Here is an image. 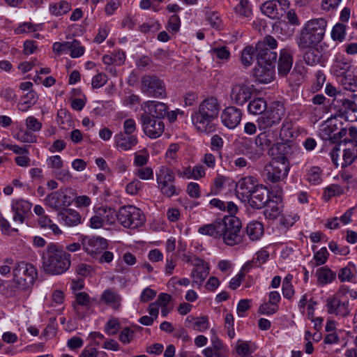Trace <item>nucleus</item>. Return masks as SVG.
<instances>
[{"mask_svg":"<svg viewBox=\"0 0 357 357\" xmlns=\"http://www.w3.org/2000/svg\"><path fill=\"white\" fill-rule=\"evenodd\" d=\"M13 279L8 284L10 290L8 289L6 292L10 297L32 287L38 278V272L31 264L20 261H16L13 266Z\"/></svg>","mask_w":357,"mask_h":357,"instance_id":"1","label":"nucleus"},{"mask_svg":"<svg viewBox=\"0 0 357 357\" xmlns=\"http://www.w3.org/2000/svg\"><path fill=\"white\" fill-rule=\"evenodd\" d=\"M42 259L44 271L53 275L65 273L70 266V255L54 243L47 245Z\"/></svg>","mask_w":357,"mask_h":357,"instance_id":"2","label":"nucleus"},{"mask_svg":"<svg viewBox=\"0 0 357 357\" xmlns=\"http://www.w3.org/2000/svg\"><path fill=\"white\" fill-rule=\"evenodd\" d=\"M327 27V21L314 18L307 21L299 31L296 43L300 50L315 47L323 39Z\"/></svg>","mask_w":357,"mask_h":357,"instance_id":"3","label":"nucleus"},{"mask_svg":"<svg viewBox=\"0 0 357 357\" xmlns=\"http://www.w3.org/2000/svg\"><path fill=\"white\" fill-rule=\"evenodd\" d=\"M220 105L215 98L211 97L203 100L199 112L192 116V123L202 132L210 133L215 130L213 121L218 117Z\"/></svg>","mask_w":357,"mask_h":357,"instance_id":"4","label":"nucleus"},{"mask_svg":"<svg viewBox=\"0 0 357 357\" xmlns=\"http://www.w3.org/2000/svg\"><path fill=\"white\" fill-rule=\"evenodd\" d=\"M289 172L287 158L284 155H280L265 166L264 176L267 183H280L286 178Z\"/></svg>","mask_w":357,"mask_h":357,"instance_id":"5","label":"nucleus"},{"mask_svg":"<svg viewBox=\"0 0 357 357\" xmlns=\"http://www.w3.org/2000/svg\"><path fill=\"white\" fill-rule=\"evenodd\" d=\"M220 238L226 245L233 246L241 243V222L237 217L225 216L220 221Z\"/></svg>","mask_w":357,"mask_h":357,"instance_id":"6","label":"nucleus"},{"mask_svg":"<svg viewBox=\"0 0 357 357\" xmlns=\"http://www.w3.org/2000/svg\"><path fill=\"white\" fill-rule=\"evenodd\" d=\"M140 90L146 96L155 98H165L167 96L164 81L154 74H146L141 77Z\"/></svg>","mask_w":357,"mask_h":357,"instance_id":"7","label":"nucleus"},{"mask_svg":"<svg viewBox=\"0 0 357 357\" xmlns=\"http://www.w3.org/2000/svg\"><path fill=\"white\" fill-rule=\"evenodd\" d=\"M285 109L280 102H273L267 107L266 112L257 119L261 130H266L278 124L284 116Z\"/></svg>","mask_w":357,"mask_h":357,"instance_id":"8","label":"nucleus"},{"mask_svg":"<svg viewBox=\"0 0 357 357\" xmlns=\"http://www.w3.org/2000/svg\"><path fill=\"white\" fill-rule=\"evenodd\" d=\"M117 219L124 227L135 229L143 224L145 218L139 208L128 205L119 208Z\"/></svg>","mask_w":357,"mask_h":357,"instance_id":"9","label":"nucleus"},{"mask_svg":"<svg viewBox=\"0 0 357 357\" xmlns=\"http://www.w3.org/2000/svg\"><path fill=\"white\" fill-rule=\"evenodd\" d=\"M174 174L172 169L168 167H161L156 174L158 188L161 193L167 197H172L179 193V190H177L174 183Z\"/></svg>","mask_w":357,"mask_h":357,"instance_id":"10","label":"nucleus"},{"mask_svg":"<svg viewBox=\"0 0 357 357\" xmlns=\"http://www.w3.org/2000/svg\"><path fill=\"white\" fill-rule=\"evenodd\" d=\"M356 98V96H353L351 98H348L342 94H338L334 97L332 105L339 116H344L346 119H349V116H351V119L354 118L356 119L357 116L355 115L357 112Z\"/></svg>","mask_w":357,"mask_h":357,"instance_id":"11","label":"nucleus"},{"mask_svg":"<svg viewBox=\"0 0 357 357\" xmlns=\"http://www.w3.org/2000/svg\"><path fill=\"white\" fill-rule=\"evenodd\" d=\"M326 310L329 314H333L341 318L348 317L351 312V307L348 300L343 301L340 294H335L326 300Z\"/></svg>","mask_w":357,"mask_h":357,"instance_id":"12","label":"nucleus"},{"mask_svg":"<svg viewBox=\"0 0 357 357\" xmlns=\"http://www.w3.org/2000/svg\"><path fill=\"white\" fill-rule=\"evenodd\" d=\"M340 127L335 119H328L322 126L321 135L325 140H330L332 143H337L346 136L347 130L342 127V123H339Z\"/></svg>","mask_w":357,"mask_h":357,"instance_id":"13","label":"nucleus"},{"mask_svg":"<svg viewBox=\"0 0 357 357\" xmlns=\"http://www.w3.org/2000/svg\"><path fill=\"white\" fill-rule=\"evenodd\" d=\"M140 121L144 134L151 139H156L162 135L165 130L162 120L153 118L146 114H142Z\"/></svg>","mask_w":357,"mask_h":357,"instance_id":"14","label":"nucleus"},{"mask_svg":"<svg viewBox=\"0 0 357 357\" xmlns=\"http://www.w3.org/2000/svg\"><path fill=\"white\" fill-rule=\"evenodd\" d=\"M269 199L270 197L268 188L263 185H259L249 194L245 201H247L250 206L252 208L261 209L265 207L266 204H267Z\"/></svg>","mask_w":357,"mask_h":357,"instance_id":"15","label":"nucleus"},{"mask_svg":"<svg viewBox=\"0 0 357 357\" xmlns=\"http://www.w3.org/2000/svg\"><path fill=\"white\" fill-rule=\"evenodd\" d=\"M82 245L86 252L91 255L101 253L108 245L107 240L99 236H85L82 239Z\"/></svg>","mask_w":357,"mask_h":357,"instance_id":"16","label":"nucleus"},{"mask_svg":"<svg viewBox=\"0 0 357 357\" xmlns=\"http://www.w3.org/2000/svg\"><path fill=\"white\" fill-rule=\"evenodd\" d=\"M252 88L245 84H238L233 86L230 94L231 100L238 105H243L252 96Z\"/></svg>","mask_w":357,"mask_h":357,"instance_id":"17","label":"nucleus"},{"mask_svg":"<svg viewBox=\"0 0 357 357\" xmlns=\"http://www.w3.org/2000/svg\"><path fill=\"white\" fill-rule=\"evenodd\" d=\"M32 204L25 200L21 199L13 203L12 210L13 211V221L16 225H22L24 220L29 215Z\"/></svg>","mask_w":357,"mask_h":357,"instance_id":"18","label":"nucleus"},{"mask_svg":"<svg viewBox=\"0 0 357 357\" xmlns=\"http://www.w3.org/2000/svg\"><path fill=\"white\" fill-rule=\"evenodd\" d=\"M241 111L233 106L226 107L221 114L223 125L229 129L235 128L241 122Z\"/></svg>","mask_w":357,"mask_h":357,"instance_id":"19","label":"nucleus"},{"mask_svg":"<svg viewBox=\"0 0 357 357\" xmlns=\"http://www.w3.org/2000/svg\"><path fill=\"white\" fill-rule=\"evenodd\" d=\"M142 109L144 110L143 114H146L153 118L162 120L167 114L168 107L164 102L149 100L143 103Z\"/></svg>","mask_w":357,"mask_h":357,"instance_id":"20","label":"nucleus"},{"mask_svg":"<svg viewBox=\"0 0 357 357\" xmlns=\"http://www.w3.org/2000/svg\"><path fill=\"white\" fill-rule=\"evenodd\" d=\"M342 144L346 146L343 150L342 167L351 165L357 159V141L347 140L345 138L340 142V146Z\"/></svg>","mask_w":357,"mask_h":357,"instance_id":"21","label":"nucleus"},{"mask_svg":"<svg viewBox=\"0 0 357 357\" xmlns=\"http://www.w3.org/2000/svg\"><path fill=\"white\" fill-rule=\"evenodd\" d=\"M69 198L60 190L54 191L49 194L45 199V204L54 211H58L70 204L67 200Z\"/></svg>","mask_w":357,"mask_h":357,"instance_id":"22","label":"nucleus"},{"mask_svg":"<svg viewBox=\"0 0 357 357\" xmlns=\"http://www.w3.org/2000/svg\"><path fill=\"white\" fill-rule=\"evenodd\" d=\"M293 59L289 50L283 49L280 51L278 62V73L282 77H287L292 67Z\"/></svg>","mask_w":357,"mask_h":357,"instance_id":"23","label":"nucleus"},{"mask_svg":"<svg viewBox=\"0 0 357 357\" xmlns=\"http://www.w3.org/2000/svg\"><path fill=\"white\" fill-rule=\"evenodd\" d=\"M254 76L260 83H269L274 79L275 67L271 65L258 64L254 69Z\"/></svg>","mask_w":357,"mask_h":357,"instance_id":"24","label":"nucleus"},{"mask_svg":"<svg viewBox=\"0 0 357 357\" xmlns=\"http://www.w3.org/2000/svg\"><path fill=\"white\" fill-rule=\"evenodd\" d=\"M259 184L253 176H246L238 181L236 185V192L242 195L244 199L254 190Z\"/></svg>","mask_w":357,"mask_h":357,"instance_id":"25","label":"nucleus"},{"mask_svg":"<svg viewBox=\"0 0 357 357\" xmlns=\"http://www.w3.org/2000/svg\"><path fill=\"white\" fill-rule=\"evenodd\" d=\"M261 46H264V45H261ZM257 61L259 65H271L275 67L278 54L273 50L262 49L260 47V45H257Z\"/></svg>","mask_w":357,"mask_h":357,"instance_id":"26","label":"nucleus"},{"mask_svg":"<svg viewBox=\"0 0 357 357\" xmlns=\"http://www.w3.org/2000/svg\"><path fill=\"white\" fill-rule=\"evenodd\" d=\"M116 148L122 151H128L138 143L137 136L120 132L114 136Z\"/></svg>","mask_w":357,"mask_h":357,"instance_id":"27","label":"nucleus"},{"mask_svg":"<svg viewBox=\"0 0 357 357\" xmlns=\"http://www.w3.org/2000/svg\"><path fill=\"white\" fill-rule=\"evenodd\" d=\"M60 220L67 226L73 227L81 223L82 217L75 210L64 209L59 213Z\"/></svg>","mask_w":357,"mask_h":357,"instance_id":"28","label":"nucleus"},{"mask_svg":"<svg viewBox=\"0 0 357 357\" xmlns=\"http://www.w3.org/2000/svg\"><path fill=\"white\" fill-rule=\"evenodd\" d=\"M351 67V63L349 61L340 56L334 61L331 69L335 75L341 78L352 71Z\"/></svg>","mask_w":357,"mask_h":357,"instance_id":"29","label":"nucleus"},{"mask_svg":"<svg viewBox=\"0 0 357 357\" xmlns=\"http://www.w3.org/2000/svg\"><path fill=\"white\" fill-rule=\"evenodd\" d=\"M241 151L252 161H257L263 156L260 149L252 145L251 139L245 140L241 143Z\"/></svg>","mask_w":357,"mask_h":357,"instance_id":"30","label":"nucleus"},{"mask_svg":"<svg viewBox=\"0 0 357 357\" xmlns=\"http://www.w3.org/2000/svg\"><path fill=\"white\" fill-rule=\"evenodd\" d=\"M101 300L112 308L117 310L121 305V297L112 289H106L101 296Z\"/></svg>","mask_w":357,"mask_h":357,"instance_id":"31","label":"nucleus"},{"mask_svg":"<svg viewBox=\"0 0 357 357\" xmlns=\"http://www.w3.org/2000/svg\"><path fill=\"white\" fill-rule=\"evenodd\" d=\"M316 276L318 283L323 286L331 283L336 278V273L328 266H323L317 269Z\"/></svg>","mask_w":357,"mask_h":357,"instance_id":"32","label":"nucleus"},{"mask_svg":"<svg viewBox=\"0 0 357 357\" xmlns=\"http://www.w3.org/2000/svg\"><path fill=\"white\" fill-rule=\"evenodd\" d=\"M96 211V213L102 218L101 219L103 220L104 224L112 225L117 219L118 213L111 207H99Z\"/></svg>","mask_w":357,"mask_h":357,"instance_id":"33","label":"nucleus"},{"mask_svg":"<svg viewBox=\"0 0 357 357\" xmlns=\"http://www.w3.org/2000/svg\"><path fill=\"white\" fill-rule=\"evenodd\" d=\"M246 234L251 241L259 240L264 234V226L258 221H252L246 227Z\"/></svg>","mask_w":357,"mask_h":357,"instance_id":"34","label":"nucleus"},{"mask_svg":"<svg viewBox=\"0 0 357 357\" xmlns=\"http://www.w3.org/2000/svg\"><path fill=\"white\" fill-rule=\"evenodd\" d=\"M261 9L262 12L272 19H279L282 17V12L279 10V8L277 6V1L275 0H270L264 2Z\"/></svg>","mask_w":357,"mask_h":357,"instance_id":"35","label":"nucleus"},{"mask_svg":"<svg viewBox=\"0 0 357 357\" xmlns=\"http://www.w3.org/2000/svg\"><path fill=\"white\" fill-rule=\"evenodd\" d=\"M220 221H215L211 224L204 225L200 227L198 232L202 235H207L216 239L220 238Z\"/></svg>","mask_w":357,"mask_h":357,"instance_id":"36","label":"nucleus"},{"mask_svg":"<svg viewBox=\"0 0 357 357\" xmlns=\"http://www.w3.org/2000/svg\"><path fill=\"white\" fill-rule=\"evenodd\" d=\"M75 303H76L73 304L74 310L79 318L82 319L85 315L84 313L81 312L79 305L84 306L88 308L91 305L90 296L86 292L78 293L75 296Z\"/></svg>","mask_w":357,"mask_h":357,"instance_id":"37","label":"nucleus"},{"mask_svg":"<svg viewBox=\"0 0 357 357\" xmlns=\"http://www.w3.org/2000/svg\"><path fill=\"white\" fill-rule=\"evenodd\" d=\"M257 45L255 47L252 46L245 47L241 52V63L245 67L250 66L252 64L255 59H257Z\"/></svg>","mask_w":357,"mask_h":357,"instance_id":"38","label":"nucleus"},{"mask_svg":"<svg viewBox=\"0 0 357 357\" xmlns=\"http://www.w3.org/2000/svg\"><path fill=\"white\" fill-rule=\"evenodd\" d=\"M266 109V102L261 98H254L248 105V110L252 114H262Z\"/></svg>","mask_w":357,"mask_h":357,"instance_id":"39","label":"nucleus"},{"mask_svg":"<svg viewBox=\"0 0 357 357\" xmlns=\"http://www.w3.org/2000/svg\"><path fill=\"white\" fill-rule=\"evenodd\" d=\"M339 81L345 90L357 91V76L353 71L340 78Z\"/></svg>","mask_w":357,"mask_h":357,"instance_id":"40","label":"nucleus"},{"mask_svg":"<svg viewBox=\"0 0 357 357\" xmlns=\"http://www.w3.org/2000/svg\"><path fill=\"white\" fill-rule=\"evenodd\" d=\"M265 207L266 209L264 211V214L268 219L275 220L281 213L280 204L277 202L271 199L267 204H266Z\"/></svg>","mask_w":357,"mask_h":357,"instance_id":"41","label":"nucleus"},{"mask_svg":"<svg viewBox=\"0 0 357 357\" xmlns=\"http://www.w3.org/2000/svg\"><path fill=\"white\" fill-rule=\"evenodd\" d=\"M307 51L303 55V59L306 64L314 66L321 61V54L319 50L315 47L307 48Z\"/></svg>","mask_w":357,"mask_h":357,"instance_id":"42","label":"nucleus"},{"mask_svg":"<svg viewBox=\"0 0 357 357\" xmlns=\"http://www.w3.org/2000/svg\"><path fill=\"white\" fill-rule=\"evenodd\" d=\"M357 273L355 265L349 262L346 267L341 268L338 273V278L341 282L350 281Z\"/></svg>","mask_w":357,"mask_h":357,"instance_id":"43","label":"nucleus"},{"mask_svg":"<svg viewBox=\"0 0 357 357\" xmlns=\"http://www.w3.org/2000/svg\"><path fill=\"white\" fill-rule=\"evenodd\" d=\"M70 9V4L66 1H61L50 6V12L55 16L65 15L68 13Z\"/></svg>","mask_w":357,"mask_h":357,"instance_id":"44","label":"nucleus"},{"mask_svg":"<svg viewBox=\"0 0 357 357\" xmlns=\"http://www.w3.org/2000/svg\"><path fill=\"white\" fill-rule=\"evenodd\" d=\"M255 146L260 149L264 155V151L271 145V140L266 132H262L257 135L255 141Z\"/></svg>","mask_w":357,"mask_h":357,"instance_id":"45","label":"nucleus"},{"mask_svg":"<svg viewBox=\"0 0 357 357\" xmlns=\"http://www.w3.org/2000/svg\"><path fill=\"white\" fill-rule=\"evenodd\" d=\"M36 102V93L34 91H30L22 98V102H21L18 105L19 109L22 112H25L31 105H34Z\"/></svg>","mask_w":357,"mask_h":357,"instance_id":"46","label":"nucleus"},{"mask_svg":"<svg viewBox=\"0 0 357 357\" xmlns=\"http://www.w3.org/2000/svg\"><path fill=\"white\" fill-rule=\"evenodd\" d=\"M303 67L295 66L289 74L288 81L291 85H298L303 79Z\"/></svg>","mask_w":357,"mask_h":357,"instance_id":"47","label":"nucleus"},{"mask_svg":"<svg viewBox=\"0 0 357 357\" xmlns=\"http://www.w3.org/2000/svg\"><path fill=\"white\" fill-rule=\"evenodd\" d=\"M347 26L344 24H336L331 31V37L334 40L342 41L346 35Z\"/></svg>","mask_w":357,"mask_h":357,"instance_id":"48","label":"nucleus"},{"mask_svg":"<svg viewBox=\"0 0 357 357\" xmlns=\"http://www.w3.org/2000/svg\"><path fill=\"white\" fill-rule=\"evenodd\" d=\"M121 328V324L118 319L112 318L107 321L105 326V331L109 335H116Z\"/></svg>","mask_w":357,"mask_h":357,"instance_id":"49","label":"nucleus"},{"mask_svg":"<svg viewBox=\"0 0 357 357\" xmlns=\"http://www.w3.org/2000/svg\"><path fill=\"white\" fill-rule=\"evenodd\" d=\"M235 12L241 16L249 17L252 13L249 6V2L246 0H241L237 6L234 8Z\"/></svg>","mask_w":357,"mask_h":357,"instance_id":"50","label":"nucleus"},{"mask_svg":"<svg viewBox=\"0 0 357 357\" xmlns=\"http://www.w3.org/2000/svg\"><path fill=\"white\" fill-rule=\"evenodd\" d=\"M38 224L41 227L50 228L55 234L61 232L57 225L52 223V220L47 215H42L38 219Z\"/></svg>","mask_w":357,"mask_h":357,"instance_id":"51","label":"nucleus"},{"mask_svg":"<svg viewBox=\"0 0 357 357\" xmlns=\"http://www.w3.org/2000/svg\"><path fill=\"white\" fill-rule=\"evenodd\" d=\"M144 184L137 178L128 183L126 186V192L130 195H135L142 189Z\"/></svg>","mask_w":357,"mask_h":357,"instance_id":"52","label":"nucleus"},{"mask_svg":"<svg viewBox=\"0 0 357 357\" xmlns=\"http://www.w3.org/2000/svg\"><path fill=\"white\" fill-rule=\"evenodd\" d=\"M149 154L146 149L142 150L139 153H135L134 164L137 167H144L148 163Z\"/></svg>","mask_w":357,"mask_h":357,"instance_id":"53","label":"nucleus"},{"mask_svg":"<svg viewBox=\"0 0 357 357\" xmlns=\"http://www.w3.org/2000/svg\"><path fill=\"white\" fill-rule=\"evenodd\" d=\"M71 44L69 49L70 55L72 58H78L83 55L84 52V47L80 45V43L77 40H73L70 42Z\"/></svg>","mask_w":357,"mask_h":357,"instance_id":"54","label":"nucleus"},{"mask_svg":"<svg viewBox=\"0 0 357 357\" xmlns=\"http://www.w3.org/2000/svg\"><path fill=\"white\" fill-rule=\"evenodd\" d=\"M328 255L329 253L326 248H321L319 250L316 252L314 255L315 266H319L324 264L328 258Z\"/></svg>","mask_w":357,"mask_h":357,"instance_id":"55","label":"nucleus"},{"mask_svg":"<svg viewBox=\"0 0 357 357\" xmlns=\"http://www.w3.org/2000/svg\"><path fill=\"white\" fill-rule=\"evenodd\" d=\"M208 274V268L206 266H203L201 268H197L193 270L192 277L195 279V282L201 284L206 279Z\"/></svg>","mask_w":357,"mask_h":357,"instance_id":"56","label":"nucleus"},{"mask_svg":"<svg viewBox=\"0 0 357 357\" xmlns=\"http://www.w3.org/2000/svg\"><path fill=\"white\" fill-rule=\"evenodd\" d=\"M180 26H181L180 17H178V15L174 14V15H172L169 17L168 22H167V29L169 31H170L173 33H175L179 31Z\"/></svg>","mask_w":357,"mask_h":357,"instance_id":"57","label":"nucleus"},{"mask_svg":"<svg viewBox=\"0 0 357 357\" xmlns=\"http://www.w3.org/2000/svg\"><path fill=\"white\" fill-rule=\"evenodd\" d=\"M135 175L142 180H150L153 178V171L151 167H141L135 170Z\"/></svg>","mask_w":357,"mask_h":357,"instance_id":"58","label":"nucleus"},{"mask_svg":"<svg viewBox=\"0 0 357 357\" xmlns=\"http://www.w3.org/2000/svg\"><path fill=\"white\" fill-rule=\"evenodd\" d=\"M38 25L31 22H24L20 24L15 29L16 34H22L26 33H32L37 31Z\"/></svg>","mask_w":357,"mask_h":357,"instance_id":"59","label":"nucleus"},{"mask_svg":"<svg viewBox=\"0 0 357 357\" xmlns=\"http://www.w3.org/2000/svg\"><path fill=\"white\" fill-rule=\"evenodd\" d=\"M211 53L213 56H216L219 59H228L230 56V52L225 46L216 47L211 50Z\"/></svg>","mask_w":357,"mask_h":357,"instance_id":"60","label":"nucleus"},{"mask_svg":"<svg viewBox=\"0 0 357 357\" xmlns=\"http://www.w3.org/2000/svg\"><path fill=\"white\" fill-rule=\"evenodd\" d=\"M194 330L199 332H204L208 328V319L206 316L197 317L192 326Z\"/></svg>","mask_w":357,"mask_h":357,"instance_id":"61","label":"nucleus"},{"mask_svg":"<svg viewBox=\"0 0 357 357\" xmlns=\"http://www.w3.org/2000/svg\"><path fill=\"white\" fill-rule=\"evenodd\" d=\"M321 169L318 167H312L307 173V179L313 185L319 184L321 181Z\"/></svg>","mask_w":357,"mask_h":357,"instance_id":"62","label":"nucleus"},{"mask_svg":"<svg viewBox=\"0 0 357 357\" xmlns=\"http://www.w3.org/2000/svg\"><path fill=\"white\" fill-rule=\"evenodd\" d=\"M26 128L33 132H38L41 130L42 123L34 116H29L26 119Z\"/></svg>","mask_w":357,"mask_h":357,"instance_id":"63","label":"nucleus"},{"mask_svg":"<svg viewBox=\"0 0 357 357\" xmlns=\"http://www.w3.org/2000/svg\"><path fill=\"white\" fill-rule=\"evenodd\" d=\"M133 337L134 331L128 327L124 328L119 335V340L125 344L130 343Z\"/></svg>","mask_w":357,"mask_h":357,"instance_id":"64","label":"nucleus"}]
</instances>
